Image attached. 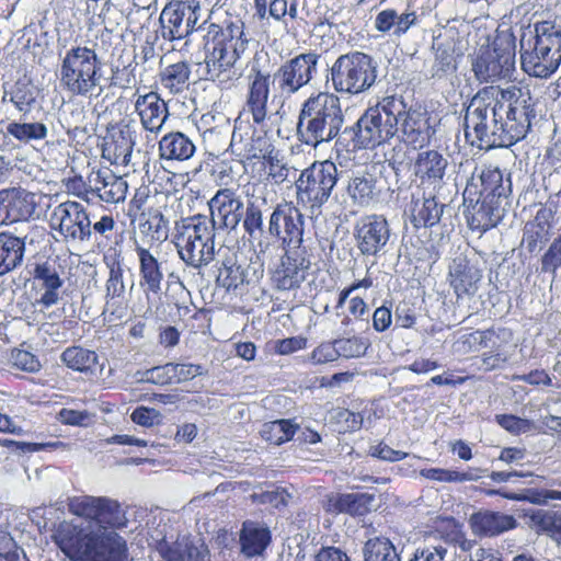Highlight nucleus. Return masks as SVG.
<instances>
[{
    "mask_svg": "<svg viewBox=\"0 0 561 561\" xmlns=\"http://www.w3.org/2000/svg\"><path fill=\"white\" fill-rule=\"evenodd\" d=\"M531 112L519 88L484 87L467 107L466 139L479 149L508 148L526 137Z\"/></svg>",
    "mask_w": 561,
    "mask_h": 561,
    "instance_id": "1",
    "label": "nucleus"
},
{
    "mask_svg": "<svg viewBox=\"0 0 561 561\" xmlns=\"http://www.w3.org/2000/svg\"><path fill=\"white\" fill-rule=\"evenodd\" d=\"M244 22L229 18L221 25L210 23L204 36L206 78L221 91L236 89L242 72L236 68L248 47Z\"/></svg>",
    "mask_w": 561,
    "mask_h": 561,
    "instance_id": "2",
    "label": "nucleus"
},
{
    "mask_svg": "<svg viewBox=\"0 0 561 561\" xmlns=\"http://www.w3.org/2000/svg\"><path fill=\"white\" fill-rule=\"evenodd\" d=\"M50 538L70 561H128L127 542L116 533H96L61 520L54 525Z\"/></svg>",
    "mask_w": 561,
    "mask_h": 561,
    "instance_id": "3",
    "label": "nucleus"
},
{
    "mask_svg": "<svg viewBox=\"0 0 561 561\" xmlns=\"http://www.w3.org/2000/svg\"><path fill=\"white\" fill-rule=\"evenodd\" d=\"M343 123L342 105L336 94H311L302 103L298 115L297 138L301 144L317 148L336 138Z\"/></svg>",
    "mask_w": 561,
    "mask_h": 561,
    "instance_id": "4",
    "label": "nucleus"
},
{
    "mask_svg": "<svg viewBox=\"0 0 561 561\" xmlns=\"http://www.w3.org/2000/svg\"><path fill=\"white\" fill-rule=\"evenodd\" d=\"M58 78L62 91L70 98L99 96L102 91V62L95 49L78 45L66 50Z\"/></svg>",
    "mask_w": 561,
    "mask_h": 561,
    "instance_id": "5",
    "label": "nucleus"
},
{
    "mask_svg": "<svg viewBox=\"0 0 561 561\" xmlns=\"http://www.w3.org/2000/svg\"><path fill=\"white\" fill-rule=\"evenodd\" d=\"M520 64L526 73L536 78H549L559 69L561 28L554 21L536 22L529 37H523Z\"/></svg>",
    "mask_w": 561,
    "mask_h": 561,
    "instance_id": "6",
    "label": "nucleus"
},
{
    "mask_svg": "<svg viewBox=\"0 0 561 561\" xmlns=\"http://www.w3.org/2000/svg\"><path fill=\"white\" fill-rule=\"evenodd\" d=\"M215 227L205 215H194L175 221L173 244L186 266L201 270L215 259Z\"/></svg>",
    "mask_w": 561,
    "mask_h": 561,
    "instance_id": "7",
    "label": "nucleus"
},
{
    "mask_svg": "<svg viewBox=\"0 0 561 561\" xmlns=\"http://www.w3.org/2000/svg\"><path fill=\"white\" fill-rule=\"evenodd\" d=\"M399 103L393 96H383L369 106L345 133L351 135L353 150H373L396 136V119Z\"/></svg>",
    "mask_w": 561,
    "mask_h": 561,
    "instance_id": "8",
    "label": "nucleus"
},
{
    "mask_svg": "<svg viewBox=\"0 0 561 561\" xmlns=\"http://www.w3.org/2000/svg\"><path fill=\"white\" fill-rule=\"evenodd\" d=\"M62 186L67 194L87 204H118L126 197L127 181L108 169H92L87 178L75 173L64 178Z\"/></svg>",
    "mask_w": 561,
    "mask_h": 561,
    "instance_id": "9",
    "label": "nucleus"
},
{
    "mask_svg": "<svg viewBox=\"0 0 561 561\" xmlns=\"http://www.w3.org/2000/svg\"><path fill=\"white\" fill-rule=\"evenodd\" d=\"M373 58L362 51L337 57L330 69V81L335 92L356 95L367 91L376 81Z\"/></svg>",
    "mask_w": 561,
    "mask_h": 561,
    "instance_id": "10",
    "label": "nucleus"
},
{
    "mask_svg": "<svg viewBox=\"0 0 561 561\" xmlns=\"http://www.w3.org/2000/svg\"><path fill=\"white\" fill-rule=\"evenodd\" d=\"M339 180L336 164L331 160L314 161L296 180L298 205L320 208L330 198Z\"/></svg>",
    "mask_w": 561,
    "mask_h": 561,
    "instance_id": "11",
    "label": "nucleus"
},
{
    "mask_svg": "<svg viewBox=\"0 0 561 561\" xmlns=\"http://www.w3.org/2000/svg\"><path fill=\"white\" fill-rule=\"evenodd\" d=\"M516 45L514 38H496L482 46L472 62V70L480 82L510 78L515 70Z\"/></svg>",
    "mask_w": 561,
    "mask_h": 561,
    "instance_id": "12",
    "label": "nucleus"
},
{
    "mask_svg": "<svg viewBox=\"0 0 561 561\" xmlns=\"http://www.w3.org/2000/svg\"><path fill=\"white\" fill-rule=\"evenodd\" d=\"M399 103V113L394 115L396 135L400 140L414 149L428 146L435 129L431 125V114L426 110L408 106L402 96L392 95Z\"/></svg>",
    "mask_w": 561,
    "mask_h": 561,
    "instance_id": "13",
    "label": "nucleus"
},
{
    "mask_svg": "<svg viewBox=\"0 0 561 561\" xmlns=\"http://www.w3.org/2000/svg\"><path fill=\"white\" fill-rule=\"evenodd\" d=\"M311 261L307 249H286L270 271L273 288L279 291L296 290L306 280Z\"/></svg>",
    "mask_w": 561,
    "mask_h": 561,
    "instance_id": "14",
    "label": "nucleus"
},
{
    "mask_svg": "<svg viewBox=\"0 0 561 561\" xmlns=\"http://www.w3.org/2000/svg\"><path fill=\"white\" fill-rule=\"evenodd\" d=\"M305 220L301 211L293 202L279 203L273 209L268 220V232L284 250L302 249Z\"/></svg>",
    "mask_w": 561,
    "mask_h": 561,
    "instance_id": "15",
    "label": "nucleus"
},
{
    "mask_svg": "<svg viewBox=\"0 0 561 561\" xmlns=\"http://www.w3.org/2000/svg\"><path fill=\"white\" fill-rule=\"evenodd\" d=\"M70 514L94 522L104 527H121L123 525V512L121 504L104 496L77 495L68 499Z\"/></svg>",
    "mask_w": 561,
    "mask_h": 561,
    "instance_id": "16",
    "label": "nucleus"
},
{
    "mask_svg": "<svg viewBox=\"0 0 561 561\" xmlns=\"http://www.w3.org/2000/svg\"><path fill=\"white\" fill-rule=\"evenodd\" d=\"M49 227L66 240L87 241L91 238L88 210L76 201H66L55 206L50 213Z\"/></svg>",
    "mask_w": 561,
    "mask_h": 561,
    "instance_id": "17",
    "label": "nucleus"
},
{
    "mask_svg": "<svg viewBox=\"0 0 561 561\" xmlns=\"http://www.w3.org/2000/svg\"><path fill=\"white\" fill-rule=\"evenodd\" d=\"M199 7L195 0H171L162 10L159 22L163 39H182L196 30Z\"/></svg>",
    "mask_w": 561,
    "mask_h": 561,
    "instance_id": "18",
    "label": "nucleus"
},
{
    "mask_svg": "<svg viewBox=\"0 0 561 561\" xmlns=\"http://www.w3.org/2000/svg\"><path fill=\"white\" fill-rule=\"evenodd\" d=\"M136 145V130L131 119L108 123L101 142V157L116 167H127Z\"/></svg>",
    "mask_w": 561,
    "mask_h": 561,
    "instance_id": "19",
    "label": "nucleus"
},
{
    "mask_svg": "<svg viewBox=\"0 0 561 561\" xmlns=\"http://www.w3.org/2000/svg\"><path fill=\"white\" fill-rule=\"evenodd\" d=\"M319 59L320 54L309 50L283 62L274 73L280 93L291 95L307 85L317 73Z\"/></svg>",
    "mask_w": 561,
    "mask_h": 561,
    "instance_id": "20",
    "label": "nucleus"
},
{
    "mask_svg": "<svg viewBox=\"0 0 561 561\" xmlns=\"http://www.w3.org/2000/svg\"><path fill=\"white\" fill-rule=\"evenodd\" d=\"M354 239L363 256H378L385 252L391 229L385 215L370 214L360 217L354 226Z\"/></svg>",
    "mask_w": 561,
    "mask_h": 561,
    "instance_id": "21",
    "label": "nucleus"
},
{
    "mask_svg": "<svg viewBox=\"0 0 561 561\" xmlns=\"http://www.w3.org/2000/svg\"><path fill=\"white\" fill-rule=\"evenodd\" d=\"M272 83L270 71L255 65L251 67L243 111L251 114L253 123L256 125L263 124L267 117Z\"/></svg>",
    "mask_w": 561,
    "mask_h": 561,
    "instance_id": "22",
    "label": "nucleus"
},
{
    "mask_svg": "<svg viewBox=\"0 0 561 561\" xmlns=\"http://www.w3.org/2000/svg\"><path fill=\"white\" fill-rule=\"evenodd\" d=\"M507 181L508 184L505 185L503 172L499 167L483 165L478 173L476 171L472 174L471 180L467 183L463 201L472 203L476 196H481L501 202L502 197H507L512 192L510 178Z\"/></svg>",
    "mask_w": 561,
    "mask_h": 561,
    "instance_id": "23",
    "label": "nucleus"
},
{
    "mask_svg": "<svg viewBox=\"0 0 561 561\" xmlns=\"http://www.w3.org/2000/svg\"><path fill=\"white\" fill-rule=\"evenodd\" d=\"M210 224L220 228L233 230L243 216L244 204L237 190L230 187L219 188L208 201Z\"/></svg>",
    "mask_w": 561,
    "mask_h": 561,
    "instance_id": "24",
    "label": "nucleus"
},
{
    "mask_svg": "<svg viewBox=\"0 0 561 561\" xmlns=\"http://www.w3.org/2000/svg\"><path fill=\"white\" fill-rule=\"evenodd\" d=\"M38 208L37 196L22 187L0 191V216L3 222L27 221L35 217Z\"/></svg>",
    "mask_w": 561,
    "mask_h": 561,
    "instance_id": "25",
    "label": "nucleus"
},
{
    "mask_svg": "<svg viewBox=\"0 0 561 561\" xmlns=\"http://www.w3.org/2000/svg\"><path fill=\"white\" fill-rule=\"evenodd\" d=\"M134 101L135 113L138 115L144 130L158 134L169 117V107L157 91L140 94L136 90Z\"/></svg>",
    "mask_w": 561,
    "mask_h": 561,
    "instance_id": "26",
    "label": "nucleus"
},
{
    "mask_svg": "<svg viewBox=\"0 0 561 561\" xmlns=\"http://www.w3.org/2000/svg\"><path fill=\"white\" fill-rule=\"evenodd\" d=\"M482 270L466 256L453 260L449 266L447 280L457 300L472 297L479 289L482 279Z\"/></svg>",
    "mask_w": 561,
    "mask_h": 561,
    "instance_id": "27",
    "label": "nucleus"
},
{
    "mask_svg": "<svg viewBox=\"0 0 561 561\" xmlns=\"http://www.w3.org/2000/svg\"><path fill=\"white\" fill-rule=\"evenodd\" d=\"M138 260L139 286L149 297L159 296L164 282V261L154 255L150 249L136 243L134 249Z\"/></svg>",
    "mask_w": 561,
    "mask_h": 561,
    "instance_id": "28",
    "label": "nucleus"
},
{
    "mask_svg": "<svg viewBox=\"0 0 561 561\" xmlns=\"http://www.w3.org/2000/svg\"><path fill=\"white\" fill-rule=\"evenodd\" d=\"M31 275L33 288L43 291L41 296L36 298V305L45 309L56 305L59 300V290L64 285V280L55 263L49 260L36 262Z\"/></svg>",
    "mask_w": 561,
    "mask_h": 561,
    "instance_id": "29",
    "label": "nucleus"
},
{
    "mask_svg": "<svg viewBox=\"0 0 561 561\" xmlns=\"http://www.w3.org/2000/svg\"><path fill=\"white\" fill-rule=\"evenodd\" d=\"M156 549L164 561H210L208 546L191 537L178 538L175 541L162 539Z\"/></svg>",
    "mask_w": 561,
    "mask_h": 561,
    "instance_id": "30",
    "label": "nucleus"
},
{
    "mask_svg": "<svg viewBox=\"0 0 561 561\" xmlns=\"http://www.w3.org/2000/svg\"><path fill=\"white\" fill-rule=\"evenodd\" d=\"M447 168V158L437 149L419 151L412 164L415 179L422 185L433 187L443 184Z\"/></svg>",
    "mask_w": 561,
    "mask_h": 561,
    "instance_id": "31",
    "label": "nucleus"
},
{
    "mask_svg": "<svg viewBox=\"0 0 561 561\" xmlns=\"http://www.w3.org/2000/svg\"><path fill=\"white\" fill-rule=\"evenodd\" d=\"M467 224L472 231L485 232L496 227L504 216L501 202L476 196L472 203L465 202Z\"/></svg>",
    "mask_w": 561,
    "mask_h": 561,
    "instance_id": "32",
    "label": "nucleus"
},
{
    "mask_svg": "<svg viewBox=\"0 0 561 561\" xmlns=\"http://www.w3.org/2000/svg\"><path fill=\"white\" fill-rule=\"evenodd\" d=\"M371 495L366 493H339L332 492L323 500V510L328 514H348L351 516H364L369 511Z\"/></svg>",
    "mask_w": 561,
    "mask_h": 561,
    "instance_id": "33",
    "label": "nucleus"
},
{
    "mask_svg": "<svg viewBox=\"0 0 561 561\" xmlns=\"http://www.w3.org/2000/svg\"><path fill=\"white\" fill-rule=\"evenodd\" d=\"M272 542V531L263 523L247 519L239 533L241 552L248 558L262 556Z\"/></svg>",
    "mask_w": 561,
    "mask_h": 561,
    "instance_id": "34",
    "label": "nucleus"
},
{
    "mask_svg": "<svg viewBox=\"0 0 561 561\" xmlns=\"http://www.w3.org/2000/svg\"><path fill=\"white\" fill-rule=\"evenodd\" d=\"M103 263L107 270L105 282V296L107 299H123L126 291L124 280L125 260L122 250L116 247H110L103 253Z\"/></svg>",
    "mask_w": 561,
    "mask_h": 561,
    "instance_id": "35",
    "label": "nucleus"
},
{
    "mask_svg": "<svg viewBox=\"0 0 561 561\" xmlns=\"http://www.w3.org/2000/svg\"><path fill=\"white\" fill-rule=\"evenodd\" d=\"M470 525L480 536L495 537L517 528L518 522L513 515L485 510L473 513Z\"/></svg>",
    "mask_w": 561,
    "mask_h": 561,
    "instance_id": "36",
    "label": "nucleus"
},
{
    "mask_svg": "<svg viewBox=\"0 0 561 561\" xmlns=\"http://www.w3.org/2000/svg\"><path fill=\"white\" fill-rule=\"evenodd\" d=\"M192 65L187 60H178L161 67L157 83L169 95H179L190 87Z\"/></svg>",
    "mask_w": 561,
    "mask_h": 561,
    "instance_id": "37",
    "label": "nucleus"
},
{
    "mask_svg": "<svg viewBox=\"0 0 561 561\" xmlns=\"http://www.w3.org/2000/svg\"><path fill=\"white\" fill-rule=\"evenodd\" d=\"M445 205L436 196L416 198L411 202L409 218L415 229L432 228L442 218Z\"/></svg>",
    "mask_w": 561,
    "mask_h": 561,
    "instance_id": "38",
    "label": "nucleus"
},
{
    "mask_svg": "<svg viewBox=\"0 0 561 561\" xmlns=\"http://www.w3.org/2000/svg\"><path fill=\"white\" fill-rule=\"evenodd\" d=\"M158 150L161 160L182 162L194 156L196 147L184 133L170 131L159 140Z\"/></svg>",
    "mask_w": 561,
    "mask_h": 561,
    "instance_id": "39",
    "label": "nucleus"
},
{
    "mask_svg": "<svg viewBox=\"0 0 561 561\" xmlns=\"http://www.w3.org/2000/svg\"><path fill=\"white\" fill-rule=\"evenodd\" d=\"M552 218L551 210L542 207L537 210L534 219L525 225L523 243L529 253H534L541 244L549 241Z\"/></svg>",
    "mask_w": 561,
    "mask_h": 561,
    "instance_id": "40",
    "label": "nucleus"
},
{
    "mask_svg": "<svg viewBox=\"0 0 561 561\" xmlns=\"http://www.w3.org/2000/svg\"><path fill=\"white\" fill-rule=\"evenodd\" d=\"M486 496H501L516 502H527L537 505H546L549 501H561V491L547 489H524L513 492L505 489H484Z\"/></svg>",
    "mask_w": 561,
    "mask_h": 561,
    "instance_id": "41",
    "label": "nucleus"
},
{
    "mask_svg": "<svg viewBox=\"0 0 561 561\" xmlns=\"http://www.w3.org/2000/svg\"><path fill=\"white\" fill-rule=\"evenodd\" d=\"M25 252L24 241L9 232H0V276L22 264Z\"/></svg>",
    "mask_w": 561,
    "mask_h": 561,
    "instance_id": "42",
    "label": "nucleus"
},
{
    "mask_svg": "<svg viewBox=\"0 0 561 561\" xmlns=\"http://www.w3.org/2000/svg\"><path fill=\"white\" fill-rule=\"evenodd\" d=\"M139 230L150 241L162 243L169 236V220L159 208L150 207L139 216Z\"/></svg>",
    "mask_w": 561,
    "mask_h": 561,
    "instance_id": "43",
    "label": "nucleus"
},
{
    "mask_svg": "<svg viewBox=\"0 0 561 561\" xmlns=\"http://www.w3.org/2000/svg\"><path fill=\"white\" fill-rule=\"evenodd\" d=\"M60 359L69 369L88 374L95 369L99 356L94 351L73 345L61 353Z\"/></svg>",
    "mask_w": 561,
    "mask_h": 561,
    "instance_id": "44",
    "label": "nucleus"
},
{
    "mask_svg": "<svg viewBox=\"0 0 561 561\" xmlns=\"http://www.w3.org/2000/svg\"><path fill=\"white\" fill-rule=\"evenodd\" d=\"M376 183L377 181L371 176H354L347 185L348 195L358 205L367 206L378 198Z\"/></svg>",
    "mask_w": 561,
    "mask_h": 561,
    "instance_id": "45",
    "label": "nucleus"
},
{
    "mask_svg": "<svg viewBox=\"0 0 561 561\" xmlns=\"http://www.w3.org/2000/svg\"><path fill=\"white\" fill-rule=\"evenodd\" d=\"M363 553L364 561H401L391 540L381 536L368 539Z\"/></svg>",
    "mask_w": 561,
    "mask_h": 561,
    "instance_id": "46",
    "label": "nucleus"
},
{
    "mask_svg": "<svg viewBox=\"0 0 561 561\" xmlns=\"http://www.w3.org/2000/svg\"><path fill=\"white\" fill-rule=\"evenodd\" d=\"M298 426L291 420H276L265 423L261 435L266 442L279 446L291 440Z\"/></svg>",
    "mask_w": 561,
    "mask_h": 561,
    "instance_id": "47",
    "label": "nucleus"
},
{
    "mask_svg": "<svg viewBox=\"0 0 561 561\" xmlns=\"http://www.w3.org/2000/svg\"><path fill=\"white\" fill-rule=\"evenodd\" d=\"M38 88L31 81L18 80L10 91V101L20 112H28L38 98Z\"/></svg>",
    "mask_w": 561,
    "mask_h": 561,
    "instance_id": "48",
    "label": "nucleus"
},
{
    "mask_svg": "<svg viewBox=\"0 0 561 561\" xmlns=\"http://www.w3.org/2000/svg\"><path fill=\"white\" fill-rule=\"evenodd\" d=\"M497 337L499 335L493 328L476 330L473 332L463 334L459 340V344L462 353H476L493 345Z\"/></svg>",
    "mask_w": 561,
    "mask_h": 561,
    "instance_id": "49",
    "label": "nucleus"
},
{
    "mask_svg": "<svg viewBox=\"0 0 561 561\" xmlns=\"http://www.w3.org/2000/svg\"><path fill=\"white\" fill-rule=\"evenodd\" d=\"M47 127L41 122L18 123L11 122L7 125V134L23 142L31 140H43L47 136Z\"/></svg>",
    "mask_w": 561,
    "mask_h": 561,
    "instance_id": "50",
    "label": "nucleus"
},
{
    "mask_svg": "<svg viewBox=\"0 0 561 561\" xmlns=\"http://www.w3.org/2000/svg\"><path fill=\"white\" fill-rule=\"evenodd\" d=\"M439 531L445 542L459 547L463 552L471 551L476 545L474 540L466 538L462 525L454 517L445 518Z\"/></svg>",
    "mask_w": 561,
    "mask_h": 561,
    "instance_id": "51",
    "label": "nucleus"
},
{
    "mask_svg": "<svg viewBox=\"0 0 561 561\" xmlns=\"http://www.w3.org/2000/svg\"><path fill=\"white\" fill-rule=\"evenodd\" d=\"M530 526L537 534L553 536L561 534V513L542 510L533 511L529 515Z\"/></svg>",
    "mask_w": 561,
    "mask_h": 561,
    "instance_id": "52",
    "label": "nucleus"
},
{
    "mask_svg": "<svg viewBox=\"0 0 561 561\" xmlns=\"http://www.w3.org/2000/svg\"><path fill=\"white\" fill-rule=\"evenodd\" d=\"M420 474L427 480L444 483H462L478 479L471 470L458 471L443 468H424L421 469Z\"/></svg>",
    "mask_w": 561,
    "mask_h": 561,
    "instance_id": "53",
    "label": "nucleus"
},
{
    "mask_svg": "<svg viewBox=\"0 0 561 561\" xmlns=\"http://www.w3.org/2000/svg\"><path fill=\"white\" fill-rule=\"evenodd\" d=\"M337 350L341 358L356 359L366 355L370 347L367 337L360 335H352L348 337L336 339Z\"/></svg>",
    "mask_w": 561,
    "mask_h": 561,
    "instance_id": "54",
    "label": "nucleus"
},
{
    "mask_svg": "<svg viewBox=\"0 0 561 561\" xmlns=\"http://www.w3.org/2000/svg\"><path fill=\"white\" fill-rule=\"evenodd\" d=\"M241 220L243 230L250 238H255L263 232V211L256 201L247 202Z\"/></svg>",
    "mask_w": 561,
    "mask_h": 561,
    "instance_id": "55",
    "label": "nucleus"
},
{
    "mask_svg": "<svg viewBox=\"0 0 561 561\" xmlns=\"http://www.w3.org/2000/svg\"><path fill=\"white\" fill-rule=\"evenodd\" d=\"M218 280L224 287L229 289H237L243 285L245 280V273L243 267L231 259L222 261L219 267Z\"/></svg>",
    "mask_w": 561,
    "mask_h": 561,
    "instance_id": "56",
    "label": "nucleus"
},
{
    "mask_svg": "<svg viewBox=\"0 0 561 561\" xmlns=\"http://www.w3.org/2000/svg\"><path fill=\"white\" fill-rule=\"evenodd\" d=\"M254 15L264 20L267 15L278 22H284L287 16V0H253Z\"/></svg>",
    "mask_w": 561,
    "mask_h": 561,
    "instance_id": "57",
    "label": "nucleus"
},
{
    "mask_svg": "<svg viewBox=\"0 0 561 561\" xmlns=\"http://www.w3.org/2000/svg\"><path fill=\"white\" fill-rule=\"evenodd\" d=\"M275 147L265 136L252 137L250 142L244 146V157L248 160H266L275 153Z\"/></svg>",
    "mask_w": 561,
    "mask_h": 561,
    "instance_id": "58",
    "label": "nucleus"
},
{
    "mask_svg": "<svg viewBox=\"0 0 561 561\" xmlns=\"http://www.w3.org/2000/svg\"><path fill=\"white\" fill-rule=\"evenodd\" d=\"M10 363L13 368L31 374L37 373L42 368V364L35 354L21 348L11 351Z\"/></svg>",
    "mask_w": 561,
    "mask_h": 561,
    "instance_id": "59",
    "label": "nucleus"
},
{
    "mask_svg": "<svg viewBox=\"0 0 561 561\" xmlns=\"http://www.w3.org/2000/svg\"><path fill=\"white\" fill-rule=\"evenodd\" d=\"M496 423L513 435L528 433L535 428V423L528 419H523L514 414L495 415Z\"/></svg>",
    "mask_w": 561,
    "mask_h": 561,
    "instance_id": "60",
    "label": "nucleus"
},
{
    "mask_svg": "<svg viewBox=\"0 0 561 561\" xmlns=\"http://www.w3.org/2000/svg\"><path fill=\"white\" fill-rule=\"evenodd\" d=\"M264 167L267 169V181L271 184H283L289 173V169L287 165L278 158V152L276 151L266 160L263 161Z\"/></svg>",
    "mask_w": 561,
    "mask_h": 561,
    "instance_id": "61",
    "label": "nucleus"
},
{
    "mask_svg": "<svg viewBox=\"0 0 561 561\" xmlns=\"http://www.w3.org/2000/svg\"><path fill=\"white\" fill-rule=\"evenodd\" d=\"M151 13L149 8L137 7L130 9L126 20H127V31H129L134 35H141L144 30L147 28L150 24Z\"/></svg>",
    "mask_w": 561,
    "mask_h": 561,
    "instance_id": "62",
    "label": "nucleus"
},
{
    "mask_svg": "<svg viewBox=\"0 0 561 561\" xmlns=\"http://www.w3.org/2000/svg\"><path fill=\"white\" fill-rule=\"evenodd\" d=\"M173 363L156 366L147 369L141 377L142 381L154 383L158 386H167L174 383Z\"/></svg>",
    "mask_w": 561,
    "mask_h": 561,
    "instance_id": "63",
    "label": "nucleus"
},
{
    "mask_svg": "<svg viewBox=\"0 0 561 561\" xmlns=\"http://www.w3.org/2000/svg\"><path fill=\"white\" fill-rule=\"evenodd\" d=\"M561 266V234L553 240L541 257V271L556 273Z\"/></svg>",
    "mask_w": 561,
    "mask_h": 561,
    "instance_id": "64",
    "label": "nucleus"
}]
</instances>
